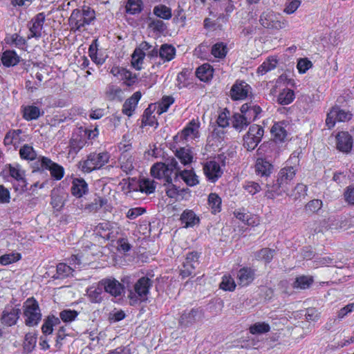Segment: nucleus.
<instances>
[{"instance_id": "nucleus-1", "label": "nucleus", "mask_w": 354, "mask_h": 354, "mask_svg": "<svg viewBox=\"0 0 354 354\" xmlns=\"http://www.w3.org/2000/svg\"><path fill=\"white\" fill-rule=\"evenodd\" d=\"M297 169L292 166H286L280 169L277 178L272 185H267L266 196L273 199L278 196L287 193L290 188L292 181L296 175Z\"/></svg>"}, {"instance_id": "nucleus-2", "label": "nucleus", "mask_w": 354, "mask_h": 354, "mask_svg": "<svg viewBox=\"0 0 354 354\" xmlns=\"http://www.w3.org/2000/svg\"><path fill=\"white\" fill-rule=\"evenodd\" d=\"M225 156L218 154L212 160H208L203 164V171L207 181L215 183L223 174L222 167H225Z\"/></svg>"}, {"instance_id": "nucleus-3", "label": "nucleus", "mask_w": 354, "mask_h": 354, "mask_svg": "<svg viewBox=\"0 0 354 354\" xmlns=\"http://www.w3.org/2000/svg\"><path fill=\"white\" fill-rule=\"evenodd\" d=\"M110 159V154L106 151L91 152L88 154L84 160L79 162V168L84 173H91L97 170L107 164Z\"/></svg>"}, {"instance_id": "nucleus-4", "label": "nucleus", "mask_w": 354, "mask_h": 354, "mask_svg": "<svg viewBox=\"0 0 354 354\" xmlns=\"http://www.w3.org/2000/svg\"><path fill=\"white\" fill-rule=\"evenodd\" d=\"M24 323L28 327L36 326L41 320L39 305L34 297L28 298L23 304Z\"/></svg>"}, {"instance_id": "nucleus-5", "label": "nucleus", "mask_w": 354, "mask_h": 354, "mask_svg": "<svg viewBox=\"0 0 354 354\" xmlns=\"http://www.w3.org/2000/svg\"><path fill=\"white\" fill-rule=\"evenodd\" d=\"M153 286V281L147 277H140L133 286V291L131 290L129 298L131 304L147 300L150 289Z\"/></svg>"}, {"instance_id": "nucleus-6", "label": "nucleus", "mask_w": 354, "mask_h": 354, "mask_svg": "<svg viewBox=\"0 0 354 354\" xmlns=\"http://www.w3.org/2000/svg\"><path fill=\"white\" fill-rule=\"evenodd\" d=\"M35 164L38 170H48L52 178L55 180H60L64 176V168L48 157L39 156Z\"/></svg>"}, {"instance_id": "nucleus-7", "label": "nucleus", "mask_w": 354, "mask_h": 354, "mask_svg": "<svg viewBox=\"0 0 354 354\" xmlns=\"http://www.w3.org/2000/svg\"><path fill=\"white\" fill-rule=\"evenodd\" d=\"M264 133L263 128L257 124L250 127L247 134L243 137V146L248 151L254 150L261 142Z\"/></svg>"}, {"instance_id": "nucleus-8", "label": "nucleus", "mask_w": 354, "mask_h": 354, "mask_svg": "<svg viewBox=\"0 0 354 354\" xmlns=\"http://www.w3.org/2000/svg\"><path fill=\"white\" fill-rule=\"evenodd\" d=\"M109 73L117 80L122 81L123 84L130 87L137 82L138 76L127 68L114 64L110 69Z\"/></svg>"}, {"instance_id": "nucleus-9", "label": "nucleus", "mask_w": 354, "mask_h": 354, "mask_svg": "<svg viewBox=\"0 0 354 354\" xmlns=\"http://www.w3.org/2000/svg\"><path fill=\"white\" fill-rule=\"evenodd\" d=\"M201 253L196 251H192L187 253L185 260L183 262L182 268L180 270V275L182 279H185L191 276L196 266L199 263Z\"/></svg>"}, {"instance_id": "nucleus-10", "label": "nucleus", "mask_w": 354, "mask_h": 354, "mask_svg": "<svg viewBox=\"0 0 354 354\" xmlns=\"http://www.w3.org/2000/svg\"><path fill=\"white\" fill-rule=\"evenodd\" d=\"M8 171L10 176L15 180V182L12 183L15 191L19 193L26 191L28 183L25 171L19 169L18 166L13 167L11 165H9Z\"/></svg>"}, {"instance_id": "nucleus-11", "label": "nucleus", "mask_w": 354, "mask_h": 354, "mask_svg": "<svg viewBox=\"0 0 354 354\" xmlns=\"http://www.w3.org/2000/svg\"><path fill=\"white\" fill-rule=\"evenodd\" d=\"M237 283L241 287H248L257 278V270L251 266H243L236 273Z\"/></svg>"}, {"instance_id": "nucleus-12", "label": "nucleus", "mask_w": 354, "mask_h": 354, "mask_svg": "<svg viewBox=\"0 0 354 354\" xmlns=\"http://www.w3.org/2000/svg\"><path fill=\"white\" fill-rule=\"evenodd\" d=\"M21 314V309L17 306H7L2 311L0 321L6 326L11 327L17 324Z\"/></svg>"}, {"instance_id": "nucleus-13", "label": "nucleus", "mask_w": 354, "mask_h": 354, "mask_svg": "<svg viewBox=\"0 0 354 354\" xmlns=\"http://www.w3.org/2000/svg\"><path fill=\"white\" fill-rule=\"evenodd\" d=\"M151 48L147 41H142L140 43L139 46L135 48L133 53L131 55V66L137 71H140L142 68V64L144 59L146 56L145 50H149Z\"/></svg>"}, {"instance_id": "nucleus-14", "label": "nucleus", "mask_w": 354, "mask_h": 354, "mask_svg": "<svg viewBox=\"0 0 354 354\" xmlns=\"http://www.w3.org/2000/svg\"><path fill=\"white\" fill-rule=\"evenodd\" d=\"M25 137L22 129H10L4 136L3 145L6 147L12 146L15 149H17L26 141Z\"/></svg>"}, {"instance_id": "nucleus-15", "label": "nucleus", "mask_w": 354, "mask_h": 354, "mask_svg": "<svg viewBox=\"0 0 354 354\" xmlns=\"http://www.w3.org/2000/svg\"><path fill=\"white\" fill-rule=\"evenodd\" d=\"M172 173L173 169H170L165 163L161 162L153 164L150 169V174L153 178L164 179L167 183H170L172 181Z\"/></svg>"}, {"instance_id": "nucleus-16", "label": "nucleus", "mask_w": 354, "mask_h": 354, "mask_svg": "<svg viewBox=\"0 0 354 354\" xmlns=\"http://www.w3.org/2000/svg\"><path fill=\"white\" fill-rule=\"evenodd\" d=\"M336 148L338 151L348 153L353 148V139L348 131H339L336 136Z\"/></svg>"}, {"instance_id": "nucleus-17", "label": "nucleus", "mask_w": 354, "mask_h": 354, "mask_svg": "<svg viewBox=\"0 0 354 354\" xmlns=\"http://www.w3.org/2000/svg\"><path fill=\"white\" fill-rule=\"evenodd\" d=\"M250 89V86L245 82L236 80L230 89V97L232 100H245Z\"/></svg>"}, {"instance_id": "nucleus-18", "label": "nucleus", "mask_w": 354, "mask_h": 354, "mask_svg": "<svg viewBox=\"0 0 354 354\" xmlns=\"http://www.w3.org/2000/svg\"><path fill=\"white\" fill-rule=\"evenodd\" d=\"M104 291L113 297L120 296L124 290V286L114 278H106L100 281Z\"/></svg>"}, {"instance_id": "nucleus-19", "label": "nucleus", "mask_w": 354, "mask_h": 354, "mask_svg": "<svg viewBox=\"0 0 354 354\" xmlns=\"http://www.w3.org/2000/svg\"><path fill=\"white\" fill-rule=\"evenodd\" d=\"M94 232L96 235L106 241H114L116 237L113 232V227L109 221L98 223L95 227Z\"/></svg>"}, {"instance_id": "nucleus-20", "label": "nucleus", "mask_w": 354, "mask_h": 354, "mask_svg": "<svg viewBox=\"0 0 354 354\" xmlns=\"http://www.w3.org/2000/svg\"><path fill=\"white\" fill-rule=\"evenodd\" d=\"M141 97L142 93L138 91L127 98L122 105V113L128 117L132 116L138 106Z\"/></svg>"}, {"instance_id": "nucleus-21", "label": "nucleus", "mask_w": 354, "mask_h": 354, "mask_svg": "<svg viewBox=\"0 0 354 354\" xmlns=\"http://www.w3.org/2000/svg\"><path fill=\"white\" fill-rule=\"evenodd\" d=\"M21 113L24 120L27 122L37 120L44 113V111L39 107L34 105H22L21 106Z\"/></svg>"}, {"instance_id": "nucleus-22", "label": "nucleus", "mask_w": 354, "mask_h": 354, "mask_svg": "<svg viewBox=\"0 0 354 354\" xmlns=\"http://www.w3.org/2000/svg\"><path fill=\"white\" fill-rule=\"evenodd\" d=\"M274 169L273 165L266 158H258L254 165L255 174L261 178H268Z\"/></svg>"}, {"instance_id": "nucleus-23", "label": "nucleus", "mask_w": 354, "mask_h": 354, "mask_svg": "<svg viewBox=\"0 0 354 354\" xmlns=\"http://www.w3.org/2000/svg\"><path fill=\"white\" fill-rule=\"evenodd\" d=\"M240 111L250 124L260 117L262 109L259 105L245 103L241 106Z\"/></svg>"}, {"instance_id": "nucleus-24", "label": "nucleus", "mask_w": 354, "mask_h": 354, "mask_svg": "<svg viewBox=\"0 0 354 354\" xmlns=\"http://www.w3.org/2000/svg\"><path fill=\"white\" fill-rule=\"evenodd\" d=\"M287 124L284 121L275 122L271 128L270 132L275 142H284L288 138V131L286 129Z\"/></svg>"}, {"instance_id": "nucleus-25", "label": "nucleus", "mask_w": 354, "mask_h": 354, "mask_svg": "<svg viewBox=\"0 0 354 354\" xmlns=\"http://www.w3.org/2000/svg\"><path fill=\"white\" fill-rule=\"evenodd\" d=\"M86 144L85 136L82 131L74 133L69 141V153L77 154Z\"/></svg>"}, {"instance_id": "nucleus-26", "label": "nucleus", "mask_w": 354, "mask_h": 354, "mask_svg": "<svg viewBox=\"0 0 354 354\" xmlns=\"http://www.w3.org/2000/svg\"><path fill=\"white\" fill-rule=\"evenodd\" d=\"M88 184L84 178H75L72 180L71 194L75 197L80 198L88 192Z\"/></svg>"}, {"instance_id": "nucleus-27", "label": "nucleus", "mask_w": 354, "mask_h": 354, "mask_svg": "<svg viewBox=\"0 0 354 354\" xmlns=\"http://www.w3.org/2000/svg\"><path fill=\"white\" fill-rule=\"evenodd\" d=\"M201 124L198 119H192L181 131V137L187 140L189 137L197 138Z\"/></svg>"}, {"instance_id": "nucleus-28", "label": "nucleus", "mask_w": 354, "mask_h": 354, "mask_svg": "<svg viewBox=\"0 0 354 354\" xmlns=\"http://www.w3.org/2000/svg\"><path fill=\"white\" fill-rule=\"evenodd\" d=\"M89 212H97L103 208L104 212H111L112 206L109 203L108 200L105 198L97 196L95 198L90 204L86 207Z\"/></svg>"}, {"instance_id": "nucleus-29", "label": "nucleus", "mask_w": 354, "mask_h": 354, "mask_svg": "<svg viewBox=\"0 0 354 354\" xmlns=\"http://www.w3.org/2000/svg\"><path fill=\"white\" fill-rule=\"evenodd\" d=\"M1 62L6 67H11L17 65L20 62V57L14 50H6L1 56Z\"/></svg>"}, {"instance_id": "nucleus-30", "label": "nucleus", "mask_w": 354, "mask_h": 354, "mask_svg": "<svg viewBox=\"0 0 354 354\" xmlns=\"http://www.w3.org/2000/svg\"><path fill=\"white\" fill-rule=\"evenodd\" d=\"M180 220L186 228L194 227L200 222L199 217L196 216L194 212L187 209L183 212Z\"/></svg>"}, {"instance_id": "nucleus-31", "label": "nucleus", "mask_w": 354, "mask_h": 354, "mask_svg": "<svg viewBox=\"0 0 354 354\" xmlns=\"http://www.w3.org/2000/svg\"><path fill=\"white\" fill-rule=\"evenodd\" d=\"M118 160L121 169L126 174L134 169V158L130 153H121Z\"/></svg>"}, {"instance_id": "nucleus-32", "label": "nucleus", "mask_w": 354, "mask_h": 354, "mask_svg": "<svg viewBox=\"0 0 354 354\" xmlns=\"http://www.w3.org/2000/svg\"><path fill=\"white\" fill-rule=\"evenodd\" d=\"M214 75V68L209 64H204L196 68V75L203 82L211 80Z\"/></svg>"}, {"instance_id": "nucleus-33", "label": "nucleus", "mask_w": 354, "mask_h": 354, "mask_svg": "<svg viewBox=\"0 0 354 354\" xmlns=\"http://www.w3.org/2000/svg\"><path fill=\"white\" fill-rule=\"evenodd\" d=\"M167 184L165 192L166 195L170 198H174L176 201L182 200L184 198V195L188 194V189H179L172 184V181Z\"/></svg>"}, {"instance_id": "nucleus-34", "label": "nucleus", "mask_w": 354, "mask_h": 354, "mask_svg": "<svg viewBox=\"0 0 354 354\" xmlns=\"http://www.w3.org/2000/svg\"><path fill=\"white\" fill-rule=\"evenodd\" d=\"M87 297L91 303H100L103 297V287L100 285V281L97 286H93L87 289Z\"/></svg>"}, {"instance_id": "nucleus-35", "label": "nucleus", "mask_w": 354, "mask_h": 354, "mask_svg": "<svg viewBox=\"0 0 354 354\" xmlns=\"http://www.w3.org/2000/svg\"><path fill=\"white\" fill-rule=\"evenodd\" d=\"M278 59L274 56L268 57L258 68L257 73L259 75H263L269 71L276 68Z\"/></svg>"}, {"instance_id": "nucleus-36", "label": "nucleus", "mask_w": 354, "mask_h": 354, "mask_svg": "<svg viewBox=\"0 0 354 354\" xmlns=\"http://www.w3.org/2000/svg\"><path fill=\"white\" fill-rule=\"evenodd\" d=\"M314 282V279L310 275H301L295 278L292 286L296 290H306L309 288Z\"/></svg>"}, {"instance_id": "nucleus-37", "label": "nucleus", "mask_w": 354, "mask_h": 354, "mask_svg": "<svg viewBox=\"0 0 354 354\" xmlns=\"http://www.w3.org/2000/svg\"><path fill=\"white\" fill-rule=\"evenodd\" d=\"M4 41L10 46H15L19 49H24L26 45V40L17 33L7 35Z\"/></svg>"}, {"instance_id": "nucleus-38", "label": "nucleus", "mask_w": 354, "mask_h": 354, "mask_svg": "<svg viewBox=\"0 0 354 354\" xmlns=\"http://www.w3.org/2000/svg\"><path fill=\"white\" fill-rule=\"evenodd\" d=\"M60 324L59 317L55 315H48L41 326V332L44 335H49L53 332V327Z\"/></svg>"}, {"instance_id": "nucleus-39", "label": "nucleus", "mask_w": 354, "mask_h": 354, "mask_svg": "<svg viewBox=\"0 0 354 354\" xmlns=\"http://www.w3.org/2000/svg\"><path fill=\"white\" fill-rule=\"evenodd\" d=\"M156 187V183L153 180L142 178L139 179L138 189L136 190L146 194H151L155 192Z\"/></svg>"}, {"instance_id": "nucleus-40", "label": "nucleus", "mask_w": 354, "mask_h": 354, "mask_svg": "<svg viewBox=\"0 0 354 354\" xmlns=\"http://www.w3.org/2000/svg\"><path fill=\"white\" fill-rule=\"evenodd\" d=\"M19 154L21 160L32 161L37 159L36 151L32 146L28 144H25L20 147Z\"/></svg>"}, {"instance_id": "nucleus-41", "label": "nucleus", "mask_w": 354, "mask_h": 354, "mask_svg": "<svg viewBox=\"0 0 354 354\" xmlns=\"http://www.w3.org/2000/svg\"><path fill=\"white\" fill-rule=\"evenodd\" d=\"M144 8V3L142 0H127L125 6V11L129 15L140 14Z\"/></svg>"}, {"instance_id": "nucleus-42", "label": "nucleus", "mask_w": 354, "mask_h": 354, "mask_svg": "<svg viewBox=\"0 0 354 354\" xmlns=\"http://www.w3.org/2000/svg\"><path fill=\"white\" fill-rule=\"evenodd\" d=\"M176 55V48L169 44H162L159 49V56L164 62L172 60Z\"/></svg>"}, {"instance_id": "nucleus-43", "label": "nucleus", "mask_w": 354, "mask_h": 354, "mask_svg": "<svg viewBox=\"0 0 354 354\" xmlns=\"http://www.w3.org/2000/svg\"><path fill=\"white\" fill-rule=\"evenodd\" d=\"M295 95L293 90L286 88L283 89L277 97V102L281 105H288L293 102Z\"/></svg>"}, {"instance_id": "nucleus-44", "label": "nucleus", "mask_w": 354, "mask_h": 354, "mask_svg": "<svg viewBox=\"0 0 354 354\" xmlns=\"http://www.w3.org/2000/svg\"><path fill=\"white\" fill-rule=\"evenodd\" d=\"M270 330V326L265 322H258L249 327V332L254 335H263Z\"/></svg>"}, {"instance_id": "nucleus-45", "label": "nucleus", "mask_w": 354, "mask_h": 354, "mask_svg": "<svg viewBox=\"0 0 354 354\" xmlns=\"http://www.w3.org/2000/svg\"><path fill=\"white\" fill-rule=\"evenodd\" d=\"M232 127L238 131L246 129L250 124L245 116L241 113H234L232 118Z\"/></svg>"}, {"instance_id": "nucleus-46", "label": "nucleus", "mask_w": 354, "mask_h": 354, "mask_svg": "<svg viewBox=\"0 0 354 354\" xmlns=\"http://www.w3.org/2000/svg\"><path fill=\"white\" fill-rule=\"evenodd\" d=\"M236 283L234 278L230 274H225L222 278L221 281L219 284L220 289L224 291L233 292L235 290Z\"/></svg>"}, {"instance_id": "nucleus-47", "label": "nucleus", "mask_w": 354, "mask_h": 354, "mask_svg": "<svg viewBox=\"0 0 354 354\" xmlns=\"http://www.w3.org/2000/svg\"><path fill=\"white\" fill-rule=\"evenodd\" d=\"M123 91L122 88L115 85H109L105 92L106 97L110 101L119 100L122 101V95Z\"/></svg>"}, {"instance_id": "nucleus-48", "label": "nucleus", "mask_w": 354, "mask_h": 354, "mask_svg": "<svg viewBox=\"0 0 354 354\" xmlns=\"http://www.w3.org/2000/svg\"><path fill=\"white\" fill-rule=\"evenodd\" d=\"M221 198L216 193H211L208 196V204L212 214H216L221 211Z\"/></svg>"}, {"instance_id": "nucleus-49", "label": "nucleus", "mask_w": 354, "mask_h": 354, "mask_svg": "<svg viewBox=\"0 0 354 354\" xmlns=\"http://www.w3.org/2000/svg\"><path fill=\"white\" fill-rule=\"evenodd\" d=\"M275 250L268 248H263L255 252L254 256L257 261H264L269 263L272 261Z\"/></svg>"}, {"instance_id": "nucleus-50", "label": "nucleus", "mask_w": 354, "mask_h": 354, "mask_svg": "<svg viewBox=\"0 0 354 354\" xmlns=\"http://www.w3.org/2000/svg\"><path fill=\"white\" fill-rule=\"evenodd\" d=\"M198 309L192 308L189 311H185L180 317L179 324L181 326H187L195 322Z\"/></svg>"}, {"instance_id": "nucleus-51", "label": "nucleus", "mask_w": 354, "mask_h": 354, "mask_svg": "<svg viewBox=\"0 0 354 354\" xmlns=\"http://www.w3.org/2000/svg\"><path fill=\"white\" fill-rule=\"evenodd\" d=\"M228 52L227 44L221 41L217 42L212 46V55L218 59H223L226 57Z\"/></svg>"}, {"instance_id": "nucleus-52", "label": "nucleus", "mask_w": 354, "mask_h": 354, "mask_svg": "<svg viewBox=\"0 0 354 354\" xmlns=\"http://www.w3.org/2000/svg\"><path fill=\"white\" fill-rule=\"evenodd\" d=\"M180 177L187 185L193 187L199 183L197 175L193 170H184L180 173Z\"/></svg>"}, {"instance_id": "nucleus-53", "label": "nucleus", "mask_w": 354, "mask_h": 354, "mask_svg": "<svg viewBox=\"0 0 354 354\" xmlns=\"http://www.w3.org/2000/svg\"><path fill=\"white\" fill-rule=\"evenodd\" d=\"M153 12L157 17L165 20H169L172 16L171 9L163 4L156 6Z\"/></svg>"}, {"instance_id": "nucleus-54", "label": "nucleus", "mask_w": 354, "mask_h": 354, "mask_svg": "<svg viewBox=\"0 0 354 354\" xmlns=\"http://www.w3.org/2000/svg\"><path fill=\"white\" fill-rule=\"evenodd\" d=\"M175 155L184 165L190 164L192 162L193 156L191 150L189 149L180 147L176 150Z\"/></svg>"}, {"instance_id": "nucleus-55", "label": "nucleus", "mask_w": 354, "mask_h": 354, "mask_svg": "<svg viewBox=\"0 0 354 354\" xmlns=\"http://www.w3.org/2000/svg\"><path fill=\"white\" fill-rule=\"evenodd\" d=\"M174 102L175 99L171 95H164L158 104L157 113L160 115L167 112Z\"/></svg>"}, {"instance_id": "nucleus-56", "label": "nucleus", "mask_w": 354, "mask_h": 354, "mask_svg": "<svg viewBox=\"0 0 354 354\" xmlns=\"http://www.w3.org/2000/svg\"><path fill=\"white\" fill-rule=\"evenodd\" d=\"M73 269L65 263H59L57 266L56 277L55 279H64L68 277L73 272Z\"/></svg>"}, {"instance_id": "nucleus-57", "label": "nucleus", "mask_w": 354, "mask_h": 354, "mask_svg": "<svg viewBox=\"0 0 354 354\" xmlns=\"http://www.w3.org/2000/svg\"><path fill=\"white\" fill-rule=\"evenodd\" d=\"M21 259V254L19 252H13L9 254H5L0 257V264L8 266L15 263Z\"/></svg>"}, {"instance_id": "nucleus-58", "label": "nucleus", "mask_w": 354, "mask_h": 354, "mask_svg": "<svg viewBox=\"0 0 354 354\" xmlns=\"http://www.w3.org/2000/svg\"><path fill=\"white\" fill-rule=\"evenodd\" d=\"M37 335L29 332L25 335L24 348L28 352H31L35 348L37 343Z\"/></svg>"}, {"instance_id": "nucleus-59", "label": "nucleus", "mask_w": 354, "mask_h": 354, "mask_svg": "<svg viewBox=\"0 0 354 354\" xmlns=\"http://www.w3.org/2000/svg\"><path fill=\"white\" fill-rule=\"evenodd\" d=\"M157 123L155 115H153V111L150 107L147 108L142 115V127H153L154 124Z\"/></svg>"}, {"instance_id": "nucleus-60", "label": "nucleus", "mask_w": 354, "mask_h": 354, "mask_svg": "<svg viewBox=\"0 0 354 354\" xmlns=\"http://www.w3.org/2000/svg\"><path fill=\"white\" fill-rule=\"evenodd\" d=\"M243 189L248 194L252 196H254L261 191V187L259 183L252 180L245 181L243 184Z\"/></svg>"}, {"instance_id": "nucleus-61", "label": "nucleus", "mask_w": 354, "mask_h": 354, "mask_svg": "<svg viewBox=\"0 0 354 354\" xmlns=\"http://www.w3.org/2000/svg\"><path fill=\"white\" fill-rule=\"evenodd\" d=\"M333 109H335V111L338 122H344L351 120L353 114L351 113V111L342 109L337 105L333 106Z\"/></svg>"}, {"instance_id": "nucleus-62", "label": "nucleus", "mask_w": 354, "mask_h": 354, "mask_svg": "<svg viewBox=\"0 0 354 354\" xmlns=\"http://www.w3.org/2000/svg\"><path fill=\"white\" fill-rule=\"evenodd\" d=\"M78 316V312L75 310L65 309L59 313V319L64 322H71Z\"/></svg>"}, {"instance_id": "nucleus-63", "label": "nucleus", "mask_w": 354, "mask_h": 354, "mask_svg": "<svg viewBox=\"0 0 354 354\" xmlns=\"http://www.w3.org/2000/svg\"><path fill=\"white\" fill-rule=\"evenodd\" d=\"M308 187L303 183H298L292 190L291 196L294 200H297L307 195Z\"/></svg>"}, {"instance_id": "nucleus-64", "label": "nucleus", "mask_w": 354, "mask_h": 354, "mask_svg": "<svg viewBox=\"0 0 354 354\" xmlns=\"http://www.w3.org/2000/svg\"><path fill=\"white\" fill-rule=\"evenodd\" d=\"M344 201L350 205L354 206V185L346 187L343 193Z\"/></svg>"}]
</instances>
